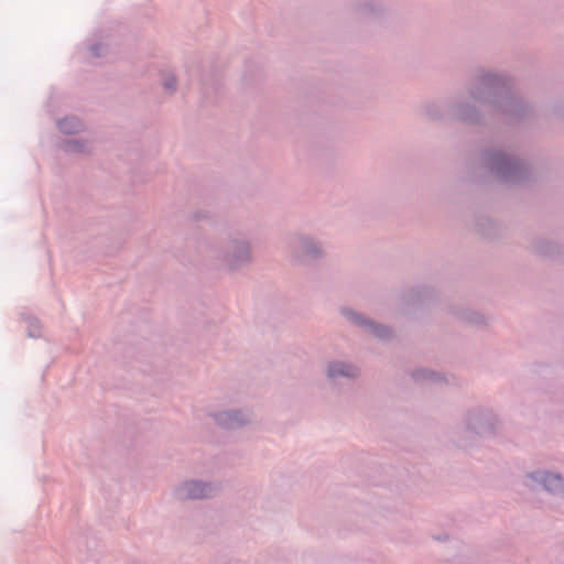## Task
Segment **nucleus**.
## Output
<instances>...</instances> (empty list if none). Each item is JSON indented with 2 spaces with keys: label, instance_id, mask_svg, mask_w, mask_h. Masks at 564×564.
<instances>
[{
  "label": "nucleus",
  "instance_id": "1",
  "mask_svg": "<svg viewBox=\"0 0 564 564\" xmlns=\"http://www.w3.org/2000/svg\"><path fill=\"white\" fill-rule=\"evenodd\" d=\"M467 97L448 102L451 116L463 123L485 124L496 117L507 124L532 118L533 108L514 90L512 78L502 72L478 69L466 87Z\"/></svg>",
  "mask_w": 564,
  "mask_h": 564
},
{
  "label": "nucleus",
  "instance_id": "2",
  "mask_svg": "<svg viewBox=\"0 0 564 564\" xmlns=\"http://www.w3.org/2000/svg\"><path fill=\"white\" fill-rule=\"evenodd\" d=\"M481 161L496 178L506 184H519L531 176V169L525 161L509 155L501 150H484Z\"/></svg>",
  "mask_w": 564,
  "mask_h": 564
},
{
  "label": "nucleus",
  "instance_id": "3",
  "mask_svg": "<svg viewBox=\"0 0 564 564\" xmlns=\"http://www.w3.org/2000/svg\"><path fill=\"white\" fill-rule=\"evenodd\" d=\"M464 420L467 431L478 436H494L499 427V420L489 408H471L466 412Z\"/></svg>",
  "mask_w": 564,
  "mask_h": 564
},
{
  "label": "nucleus",
  "instance_id": "4",
  "mask_svg": "<svg viewBox=\"0 0 564 564\" xmlns=\"http://www.w3.org/2000/svg\"><path fill=\"white\" fill-rule=\"evenodd\" d=\"M523 485L530 490L542 489L553 496L564 494V476L546 469L527 473Z\"/></svg>",
  "mask_w": 564,
  "mask_h": 564
},
{
  "label": "nucleus",
  "instance_id": "5",
  "mask_svg": "<svg viewBox=\"0 0 564 564\" xmlns=\"http://www.w3.org/2000/svg\"><path fill=\"white\" fill-rule=\"evenodd\" d=\"M340 313L351 325L364 329L377 339L388 341L394 337L390 326L378 323L350 307H341Z\"/></svg>",
  "mask_w": 564,
  "mask_h": 564
},
{
  "label": "nucleus",
  "instance_id": "6",
  "mask_svg": "<svg viewBox=\"0 0 564 564\" xmlns=\"http://www.w3.org/2000/svg\"><path fill=\"white\" fill-rule=\"evenodd\" d=\"M219 491V487L210 481L204 480H186L180 484L174 495L178 500H198V499H210L216 496Z\"/></svg>",
  "mask_w": 564,
  "mask_h": 564
},
{
  "label": "nucleus",
  "instance_id": "7",
  "mask_svg": "<svg viewBox=\"0 0 564 564\" xmlns=\"http://www.w3.org/2000/svg\"><path fill=\"white\" fill-rule=\"evenodd\" d=\"M325 377L333 386L350 383L361 377V369L351 361L335 359L326 364Z\"/></svg>",
  "mask_w": 564,
  "mask_h": 564
},
{
  "label": "nucleus",
  "instance_id": "8",
  "mask_svg": "<svg viewBox=\"0 0 564 564\" xmlns=\"http://www.w3.org/2000/svg\"><path fill=\"white\" fill-rule=\"evenodd\" d=\"M219 259V269L236 271L248 265L251 260V249H215Z\"/></svg>",
  "mask_w": 564,
  "mask_h": 564
},
{
  "label": "nucleus",
  "instance_id": "9",
  "mask_svg": "<svg viewBox=\"0 0 564 564\" xmlns=\"http://www.w3.org/2000/svg\"><path fill=\"white\" fill-rule=\"evenodd\" d=\"M436 299V292L431 286H414L404 291L401 295L402 304L405 307H421L429 305Z\"/></svg>",
  "mask_w": 564,
  "mask_h": 564
},
{
  "label": "nucleus",
  "instance_id": "10",
  "mask_svg": "<svg viewBox=\"0 0 564 564\" xmlns=\"http://www.w3.org/2000/svg\"><path fill=\"white\" fill-rule=\"evenodd\" d=\"M212 417L220 427L226 430H238L250 422L248 414L240 409L218 411L212 413Z\"/></svg>",
  "mask_w": 564,
  "mask_h": 564
},
{
  "label": "nucleus",
  "instance_id": "11",
  "mask_svg": "<svg viewBox=\"0 0 564 564\" xmlns=\"http://www.w3.org/2000/svg\"><path fill=\"white\" fill-rule=\"evenodd\" d=\"M324 257V249H291L288 254L291 263L297 267L316 265Z\"/></svg>",
  "mask_w": 564,
  "mask_h": 564
},
{
  "label": "nucleus",
  "instance_id": "12",
  "mask_svg": "<svg viewBox=\"0 0 564 564\" xmlns=\"http://www.w3.org/2000/svg\"><path fill=\"white\" fill-rule=\"evenodd\" d=\"M412 379L417 383H443L444 377L441 372H436L430 369H416L411 373Z\"/></svg>",
  "mask_w": 564,
  "mask_h": 564
},
{
  "label": "nucleus",
  "instance_id": "13",
  "mask_svg": "<svg viewBox=\"0 0 564 564\" xmlns=\"http://www.w3.org/2000/svg\"><path fill=\"white\" fill-rule=\"evenodd\" d=\"M453 314L460 321L467 322L471 325L481 326L486 324V317L477 311L469 308H458L453 311Z\"/></svg>",
  "mask_w": 564,
  "mask_h": 564
},
{
  "label": "nucleus",
  "instance_id": "14",
  "mask_svg": "<svg viewBox=\"0 0 564 564\" xmlns=\"http://www.w3.org/2000/svg\"><path fill=\"white\" fill-rule=\"evenodd\" d=\"M57 128L62 133L75 134L84 130V123L77 117H65L57 121Z\"/></svg>",
  "mask_w": 564,
  "mask_h": 564
},
{
  "label": "nucleus",
  "instance_id": "15",
  "mask_svg": "<svg viewBox=\"0 0 564 564\" xmlns=\"http://www.w3.org/2000/svg\"><path fill=\"white\" fill-rule=\"evenodd\" d=\"M23 321L28 324V336L30 338H40L42 336V327L40 321L32 315L22 313Z\"/></svg>",
  "mask_w": 564,
  "mask_h": 564
},
{
  "label": "nucleus",
  "instance_id": "16",
  "mask_svg": "<svg viewBox=\"0 0 564 564\" xmlns=\"http://www.w3.org/2000/svg\"><path fill=\"white\" fill-rule=\"evenodd\" d=\"M59 148L66 153H84L86 143L77 139H65L61 141Z\"/></svg>",
  "mask_w": 564,
  "mask_h": 564
},
{
  "label": "nucleus",
  "instance_id": "17",
  "mask_svg": "<svg viewBox=\"0 0 564 564\" xmlns=\"http://www.w3.org/2000/svg\"><path fill=\"white\" fill-rule=\"evenodd\" d=\"M292 243L299 245V247H318L321 241H318L315 237L302 232H294L292 235Z\"/></svg>",
  "mask_w": 564,
  "mask_h": 564
},
{
  "label": "nucleus",
  "instance_id": "18",
  "mask_svg": "<svg viewBox=\"0 0 564 564\" xmlns=\"http://www.w3.org/2000/svg\"><path fill=\"white\" fill-rule=\"evenodd\" d=\"M422 112L430 120H438L443 117V107L436 101L426 102Z\"/></svg>",
  "mask_w": 564,
  "mask_h": 564
},
{
  "label": "nucleus",
  "instance_id": "19",
  "mask_svg": "<svg viewBox=\"0 0 564 564\" xmlns=\"http://www.w3.org/2000/svg\"><path fill=\"white\" fill-rule=\"evenodd\" d=\"M356 10L361 17H372L379 12L380 8L375 3L373 0H367L359 3Z\"/></svg>",
  "mask_w": 564,
  "mask_h": 564
},
{
  "label": "nucleus",
  "instance_id": "20",
  "mask_svg": "<svg viewBox=\"0 0 564 564\" xmlns=\"http://www.w3.org/2000/svg\"><path fill=\"white\" fill-rule=\"evenodd\" d=\"M162 85L164 89L171 94L176 91L177 88V80L176 77L169 73L163 76Z\"/></svg>",
  "mask_w": 564,
  "mask_h": 564
},
{
  "label": "nucleus",
  "instance_id": "21",
  "mask_svg": "<svg viewBox=\"0 0 564 564\" xmlns=\"http://www.w3.org/2000/svg\"><path fill=\"white\" fill-rule=\"evenodd\" d=\"M212 218V213L208 209H197L189 216L192 221L208 220Z\"/></svg>",
  "mask_w": 564,
  "mask_h": 564
},
{
  "label": "nucleus",
  "instance_id": "22",
  "mask_svg": "<svg viewBox=\"0 0 564 564\" xmlns=\"http://www.w3.org/2000/svg\"><path fill=\"white\" fill-rule=\"evenodd\" d=\"M88 50L93 57H101L106 53L107 47L104 43L98 42L89 45Z\"/></svg>",
  "mask_w": 564,
  "mask_h": 564
},
{
  "label": "nucleus",
  "instance_id": "23",
  "mask_svg": "<svg viewBox=\"0 0 564 564\" xmlns=\"http://www.w3.org/2000/svg\"><path fill=\"white\" fill-rule=\"evenodd\" d=\"M539 251V256L545 259H554L555 256H560L563 249H536Z\"/></svg>",
  "mask_w": 564,
  "mask_h": 564
},
{
  "label": "nucleus",
  "instance_id": "24",
  "mask_svg": "<svg viewBox=\"0 0 564 564\" xmlns=\"http://www.w3.org/2000/svg\"><path fill=\"white\" fill-rule=\"evenodd\" d=\"M250 242L249 241H246L245 239H237L235 240V246L234 247H249Z\"/></svg>",
  "mask_w": 564,
  "mask_h": 564
}]
</instances>
